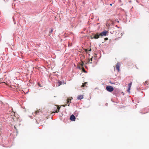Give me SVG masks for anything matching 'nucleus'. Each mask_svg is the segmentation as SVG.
Here are the masks:
<instances>
[{"label": "nucleus", "instance_id": "nucleus-3", "mask_svg": "<svg viewBox=\"0 0 149 149\" xmlns=\"http://www.w3.org/2000/svg\"><path fill=\"white\" fill-rule=\"evenodd\" d=\"M107 33L108 32L107 31H104L100 33V36L102 37L106 36Z\"/></svg>", "mask_w": 149, "mask_h": 149}, {"label": "nucleus", "instance_id": "nucleus-20", "mask_svg": "<svg viewBox=\"0 0 149 149\" xmlns=\"http://www.w3.org/2000/svg\"><path fill=\"white\" fill-rule=\"evenodd\" d=\"M91 61H92V58H91Z\"/></svg>", "mask_w": 149, "mask_h": 149}, {"label": "nucleus", "instance_id": "nucleus-14", "mask_svg": "<svg viewBox=\"0 0 149 149\" xmlns=\"http://www.w3.org/2000/svg\"><path fill=\"white\" fill-rule=\"evenodd\" d=\"M53 31V30L52 29V30H51L50 33H52Z\"/></svg>", "mask_w": 149, "mask_h": 149}, {"label": "nucleus", "instance_id": "nucleus-23", "mask_svg": "<svg viewBox=\"0 0 149 149\" xmlns=\"http://www.w3.org/2000/svg\"><path fill=\"white\" fill-rule=\"evenodd\" d=\"M110 5L111 6H112V4H110Z\"/></svg>", "mask_w": 149, "mask_h": 149}, {"label": "nucleus", "instance_id": "nucleus-17", "mask_svg": "<svg viewBox=\"0 0 149 149\" xmlns=\"http://www.w3.org/2000/svg\"><path fill=\"white\" fill-rule=\"evenodd\" d=\"M84 63H82L81 64V65L82 66H83V65H84Z\"/></svg>", "mask_w": 149, "mask_h": 149}, {"label": "nucleus", "instance_id": "nucleus-5", "mask_svg": "<svg viewBox=\"0 0 149 149\" xmlns=\"http://www.w3.org/2000/svg\"><path fill=\"white\" fill-rule=\"evenodd\" d=\"M132 82H131L130 83H129L128 84V88L127 91L129 93H130V88L131 87L132 85Z\"/></svg>", "mask_w": 149, "mask_h": 149}, {"label": "nucleus", "instance_id": "nucleus-8", "mask_svg": "<svg viewBox=\"0 0 149 149\" xmlns=\"http://www.w3.org/2000/svg\"><path fill=\"white\" fill-rule=\"evenodd\" d=\"M83 98V96L82 95H79L77 97V99L78 100H81Z\"/></svg>", "mask_w": 149, "mask_h": 149}, {"label": "nucleus", "instance_id": "nucleus-21", "mask_svg": "<svg viewBox=\"0 0 149 149\" xmlns=\"http://www.w3.org/2000/svg\"><path fill=\"white\" fill-rule=\"evenodd\" d=\"M87 49H86V52H87Z\"/></svg>", "mask_w": 149, "mask_h": 149}, {"label": "nucleus", "instance_id": "nucleus-16", "mask_svg": "<svg viewBox=\"0 0 149 149\" xmlns=\"http://www.w3.org/2000/svg\"><path fill=\"white\" fill-rule=\"evenodd\" d=\"M105 40H107L108 39V38H105Z\"/></svg>", "mask_w": 149, "mask_h": 149}, {"label": "nucleus", "instance_id": "nucleus-6", "mask_svg": "<svg viewBox=\"0 0 149 149\" xmlns=\"http://www.w3.org/2000/svg\"><path fill=\"white\" fill-rule=\"evenodd\" d=\"M70 119L72 121H74L75 119V117L73 115H72L70 117Z\"/></svg>", "mask_w": 149, "mask_h": 149}, {"label": "nucleus", "instance_id": "nucleus-25", "mask_svg": "<svg viewBox=\"0 0 149 149\" xmlns=\"http://www.w3.org/2000/svg\"><path fill=\"white\" fill-rule=\"evenodd\" d=\"M14 127H15V126H14Z\"/></svg>", "mask_w": 149, "mask_h": 149}, {"label": "nucleus", "instance_id": "nucleus-19", "mask_svg": "<svg viewBox=\"0 0 149 149\" xmlns=\"http://www.w3.org/2000/svg\"><path fill=\"white\" fill-rule=\"evenodd\" d=\"M89 62H90V60H89V59H88V63H89Z\"/></svg>", "mask_w": 149, "mask_h": 149}, {"label": "nucleus", "instance_id": "nucleus-24", "mask_svg": "<svg viewBox=\"0 0 149 149\" xmlns=\"http://www.w3.org/2000/svg\"><path fill=\"white\" fill-rule=\"evenodd\" d=\"M90 63H92V62H90Z\"/></svg>", "mask_w": 149, "mask_h": 149}, {"label": "nucleus", "instance_id": "nucleus-1", "mask_svg": "<svg viewBox=\"0 0 149 149\" xmlns=\"http://www.w3.org/2000/svg\"><path fill=\"white\" fill-rule=\"evenodd\" d=\"M106 89L108 91L111 92L113 90V88L111 86H108L106 87Z\"/></svg>", "mask_w": 149, "mask_h": 149}, {"label": "nucleus", "instance_id": "nucleus-15", "mask_svg": "<svg viewBox=\"0 0 149 149\" xmlns=\"http://www.w3.org/2000/svg\"><path fill=\"white\" fill-rule=\"evenodd\" d=\"M38 85L40 87H42V86L39 83H38Z\"/></svg>", "mask_w": 149, "mask_h": 149}, {"label": "nucleus", "instance_id": "nucleus-13", "mask_svg": "<svg viewBox=\"0 0 149 149\" xmlns=\"http://www.w3.org/2000/svg\"><path fill=\"white\" fill-rule=\"evenodd\" d=\"M86 82L84 84H83L82 85V87H84V85H85V84H86Z\"/></svg>", "mask_w": 149, "mask_h": 149}, {"label": "nucleus", "instance_id": "nucleus-4", "mask_svg": "<svg viewBox=\"0 0 149 149\" xmlns=\"http://www.w3.org/2000/svg\"><path fill=\"white\" fill-rule=\"evenodd\" d=\"M120 64L119 63H118L116 64V70H117L118 72H119L120 70Z\"/></svg>", "mask_w": 149, "mask_h": 149}, {"label": "nucleus", "instance_id": "nucleus-9", "mask_svg": "<svg viewBox=\"0 0 149 149\" xmlns=\"http://www.w3.org/2000/svg\"><path fill=\"white\" fill-rule=\"evenodd\" d=\"M58 86H59L61 85L62 84H65L64 82H62L61 81H59L58 83Z\"/></svg>", "mask_w": 149, "mask_h": 149}, {"label": "nucleus", "instance_id": "nucleus-10", "mask_svg": "<svg viewBox=\"0 0 149 149\" xmlns=\"http://www.w3.org/2000/svg\"><path fill=\"white\" fill-rule=\"evenodd\" d=\"M72 99V97H71V99H68V101H67V103H70L71 102L70 101Z\"/></svg>", "mask_w": 149, "mask_h": 149}, {"label": "nucleus", "instance_id": "nucleus-12", "mask_svg": "<svg viewBox=\"0 0 149 149\" xmlns=\"http://www.w3.org/2000/svg\"><path fill=\"white\" fill-rule=\"evenodd\" d=\"M82 70H83V71L84 72H85V73H86V71L83 68V69H82Z\"/></svg>", "mask_w": 149, "mask_h": 149}, {"label": "nucleus", "instance_id": "nucleus-18", "mask_svg": "<svg viewBox=\"0 0 149 149\" xmlns=\"http://www.w3.org/2000/svg\"><path fill=\"white\" fill-rule=\"evenodd\" d=\"M67 105L66 104H65V105H63V106L64 107H65V106H66Z\"/></svg>", "mask_w": 149, "mask_h": 149}, {"label": "nucleus", "instance_id": "nucleus-11", "mask_svg": "<svg viewBox=\"0 0 149 149\" xmlns=\"http://www.w3.org/2000/svg\"><path fill=\"white\" fill-rule=\"evenodd\" d=\"M39 111H40L38 110L36 111L35 114H37L39 112Z\"/></svg>", "mask_w": 149, "mask_h": 149}, {"label": "nucleus", "instance_id": "nucleus-22", "mask_svg": "<svg viewBox=\"0 0 149 149\" xmlns=\"http://www.w3.org/2000/svg\"><path fill=\"white\" fill-rule=\"evenodd\" d=\"M91 49H90L89 51H91Z\"/></svg>", "mask_w": 149, "mask_h": 149}, {"label": "nucleus", "instance_id": "nucleus-2", "mask_svg": "<svg viewBox=\"0 0 149 149\" xmlns=\"http://www.w3.org/2000/svg\"><path fill=\"white\" fill-rule=\"evenodd\" d=\"M94 36L93 37H91V38L92 39L94 38L95 39H98L99 36H100V34H99L98 33H97L96 34H95L93 35Z\"/></svg>", "mask_w": 149, "mask_h": 149}, {"label": "nucleus", "instance_id": "nucleus-7", "mask_svg": "<svg viewBox=\"0 0 149 149\" xmlns=\"http://www.w3.org/2000/svg\"><path fill=\"white\" fill-rule=\"evenodd\" d=\"M56 108L57 109L56 110L55 112L58 113L59 111L60 107H59L58 106H57L56 105ZM54 113L55 112H54L52 113V114Z\"/></svg>", "mask_w": 149, "mask_h": 149}]
</instances>
